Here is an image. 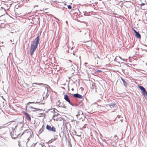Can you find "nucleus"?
I'll return each mask as SVG.
<instances>
[{
	"instance_id": "f257e3e1",
	"label": "nucleus",
	"mask_w": 147,
	"mask_h": 147,
	"mask_svg": "<svg viewBox=\"0 0 147 147\" xmlns=\"http://www.w3.org/2000/svg\"><path fill=\"white\" fill-rule=\"evenodd\" d=\"M40 40L39 36H38L31 44L30 48V54L32 55L36 50L38 44Z\"/></svg>"
},
{
	"instance_id": "f03ea898",
	"label": "nucleus",
	"mask_w": 147,
	"mask_h": 147,
	"mask_svg": "<svg viewBox=\"0 0 147 147\" xmlns=\"http://www.w3.org/2000/svg\"><path fill=\"white\" fill-rule=\"evenodd\" d=\"M10 123L8 125V127L10 129H11L12 131H14V130L17 127V123L15 121V120H13L9 122L8 123Z\"/></svg>"
},
{
	"instance_id": "7ed1b4c3",
	"label": "nucleus",
	"mask_w": 147,
	"mask_h": 147,
	"mask_svg": "<svg viewBox=\"0 0 147 147\" xmlns=\"http://www.w3.org/2000/svg\"><path fill=\"white\" fill-rule=\"evenodd\" d=\"M46 129L50 131L54 132L56 131L55 128L54 126L51 127L47 125L46 126Z\"/></svg>"
},
{
	"instance_id": "20e7f679",
	"label": "nucleus",
	"mask_w": 147,
	"mask_h": 147,
	"mask_svg": "<svg viewBox=\"0 0 147 147\" xmlns=\"http://www.w3.org/2000/svg\"><path fill=\"white\" fill-rule=\"evenodd\" d=\"M139 88L142 90L144 96H145L147 95V92L145 88L142 86H138Z\"/></svg>"
},
{
	"instance_id": "39448f33",
	"label": "nucleus",
	"mask_w": 147,
	"mask_h": 147,
	"mask_svg": "<svg viewBox=\"0 0 147 147\" xmlns=\"http://www.w3.org/2000/svg\"><path fill=\"white\" fill-rule=\"evenodd\" d=\"M23 113L25 115L27 120L29 122H30L31 121V118L29 114L25 112H23Z\"/></svg>"
},
{
	"instance_id": "423d86ee",
	"label": "nucleus",
	"mask_w": 147,
	"mask_h": 147,
	"mask_svg": "<svg viewBox=\"0 0 147 147\" xmlns=\"http://www.w3.org/2000/svg\"><path fill=\"white\" fill-rule=\"evenodd\" d=\"M29 108L31 110V111H36L40 110V109H38L37 108H34L31 106H29Z\"/></svg>"
},
{
	"instance_id": "0eeeda50",
	"label": "nucleus",
	"mask_w": 147,
	"mask_h": 147,
	"mask_svg": "<svg viewBox=\"0 0 147 147\" xmlns=\"http://www.w3.org/2000/svg\"><path fill=\"white\" fill-rule=\"evenodd\" d=\"M64 98L70 104L72 105L71 103V102L69 98V97L67 94H65L64 95Z\"/></svg>"
},
{
	"instance_id": "6e6552de",
	"label": "nucleus",
	"mask_w": 147,
	"mask_h": 147,
	"mask_svg": "<svg viewBox=\"0 0 147 147\" xmlns=\"http://www.w3.org/2000/svg\"><path fill=\"white\" fill-rule=\"evenodd\" d=\"M73 96L76 98H79L80 99L83 98V96L82 95L78 93L74 94Z\"/></svg>"
},
{
	"instance_id": "1a4fd4ad",
	"label": "nucleus",
	"mask_w": 147,
	"mask_h": 147,
	"mask_svg": "<svg viewBox=\"0 0 147 147\" xmlns=\"http://www.w3.org/2000/svg\"><path fill=\"white\" fill-rule=\"evenodd\" d=\"M83 115V113L81 111H79L78 112V113L77 115H76V116L79 119H80L81 116Z\"/></svg>"
},
{
	"instance_id": "9d476101",
	"label": "nucleus",
	"mask_w": 147,
	"mask_h": 147,
	"mask_svg": "<svg viewBox=\"0 0 147 147\" xmlns=\"http://www.w3.org/2000/svg\"><path fill=\"white\" fill-rule=\"evenodd\" d=\"M70 47V50L69 51V52H70V54H73V55H76V54L75 53H76V51H73V47H72L71 48V47Z\"/></svg>"
},
{
	"instance_id": "9b49d317",
	"label": "nucleus",
	"mask_w": 147,
	"mask_h": 147,
	"mask_svg": "<svg viewBox=\"0 0 147 147\" xmlns=\"http://www.w3.org/2000/svg\"><path fill=\"white\" fill-rule=\"evenodd\" d=\"M135 36L137 38L139 39H140L141 38V35L138 32H137L135 34Z\"/></svg>"
},
{
	"instance_id": "f8f14e48",
	"label": "nucleus",
	"mask_w": 147,
	"mask_h": 147,
	"mask_svg": "<svg viewBox=\"0 0 147 147\" xmlns=\"http://www.w3.org/2000/svg\"><path fill=\"white\" fill-rule=\"evenodd\" d=\"M37 85H38V84L36 83H33L32 84V87H33V88L32 89V90H33L35 88H38H38V86Z\"/></svg>"
},
{
	"instance_id": "ddd939ff",
	"label": "nucleus",
	"mask_w": 147,
	"mask_h": 147,
	"mask_svg": "<svg viewBox=\"0 0 147 147\" xmlns=\"http://www.w3.org/2000/svg\"><path fill=\"white\" fill-rule=\"evenodd\" d=\"M116 105V103L115 102H114L113 103H111L109 105H108L111 108L113 107H115V105Z\"/></svg>"
},
{
	"instance_id": "4468645a",
	"label": "nucleus",
	"mask_w": 147,
	"mask_h": 147,
	"mask_svg": "<svg viewBox=\"0 0 147 147\" xmlns=\"http://www.w3.org/2000/svg\"><path fill=\"white\" fill-rule=\"evenodd\" d=\"M91 85H92L91 89H94L96 88V86H95V83H94V82H92Z\"/></svg>"
},
{
	"instance_id": "2eb2a0df",
	"label": "nucleus",
	"mask_w": 147,
	"mask_h": 147,
	"mask_svg": "<svg viewBox=\"0 0 147 147\" xmlns=\"http://www.w3.org/2000/svg\"><path fill=\"white\" fill-rule=\"evenodd\" d=\"M79 17V16L78 15V14L77 13H75L74 14V18L75 19H76L77 18H78Z\"/></svg>"
},
{
	"instance_id": "dca6fc26",
	"label": "nucleus",
	"mask_w": 147,
	"mask_h": 147,
	"mask_svg": "<svg viewBox=\"0 0 147 147\" xmlns=\"http://www.w3.org/2000/svg\"><path fill=\"white\" fill-rule=\"evenodd\" d=\"M56 140V138H52L51 140H50L48 142L49 143H51L54 141H55Z\"/></svg>"
},
{
	"instance_id": "f3484780",
	"label": "nucleus",
	"mask_w": 147,
	"mask_h": 147,
	"mask_svg": "<svg viewBox=\"0 0 147 147\" xmlns=\"http://www.w3.org/2000/svg\"><path fill=\"white\" fill-rule=\"evenodd\" d=\"M61 104V102L59 100H58L56 102V105L58 107L61 106V105H60Z\"/></svg>"
},
{
	"instance_id": "a211bd4d",
	"label": "nucleus",
	"mask_w": 147,
	"mask_h": 147,
	"mask_svg": "<svg viewBox=\"0 0 147 147\" xmlns=\"http://www.w3.org/2000/svg\"><path fill=\"white\" fill-rule=\"evenodd\" d=\"M58 115H54L53 116V119L54 120H56V121H58L57 119L56 118V117H57V116Z\"/></svg>"
},
{
	"instance_id": "6ab92c4d",
	"label": "nucleus",
	"mask_w": 147,
	"mask_h": 147,
	"mask_svg": "<svg viewBox=\"0 0 147 147\" xmlns=\"http://www.w3.org/2000/svg\"><path fill=\"white\" fill-rule=\"evenodd\" d=\"M43 130H44L43 128L42 127L39 130V131H38V133L39 134H41V133H42V131H43Z\"/></svg>"
},
{
	"instance_id": "aec40b11",
	"label": "nucleus",
	"mask_w": 147,
	"mask_h": 147,
	"mask_svg": "<svg viewBox=\"0 0 147 147\" xmlns=\"http://www.w3.org/2000/svg\"><path fill=\"white\" fill-rule=\"evenodd\" d=\"M121 80L123 83L124 85L126 86V85L127 84V83L125 82V81L122 78H121Z\"/></svg>"
},
{
	"instance_id": "412c9836",
	"label": "nucleus",
	"mask_w": 147,
	"mask_h": 147,
	"mask_svg": "<svg viewBox=\"0 0 147 147\" xmlns=\"http://www.w3.org/2000/svg\"><path fill=\"white\" fill-rule=\"evenodd\" d=\"M67 7L69 9H71L72 8V7L71 5H69L67 6Z\"/></svg>"
},
{
	"instance_id": "4be33fe9",
	"label": "nucleus",
	"mask_w": 147,
	"mask_h": 147,
	"mask_svg": "<svg viewBox=\"0 0 147 147\" xmlns=\"http://www.w3.org/2000/svg\"><path fill=\"white\" fill-rule=\"evenodd\" d=\"M145 5V3H142L141 4V9H144V8H142V6H143V5Z\"/></svg>"
},
{
	"instance_id": "5701e85b",
	"label": "nucleus",
	"mask_w": 147,
	"mask_h": 147,
	"mask_svg": "<svg viewBox=\"0 0 147 147\" xmlns=\"http://www.w3.org/2000/svg\"><path fill=\"white\" fill-rule=\"evenodd\" d=\"M120 58L121 59H122V58L120 57L119 56H117L116 57V58Z\"/></svg>"
},
{
	"instance_id": "b1692460",
	"label": "nucleus",
	"mask_w": 147,
	"mask_h": 147,
	"mask_svg": "<svg viewBox=\"0 0 147 147\" xmlns=\"http://www.w3.org/2000/svg\"><path fill=\"white\" fill-rule=\"evenodd\" d=\"M133 30L134 32V33H135V34L136 33V32H138L134 29L133 28Z\"/></svg>"
},
{
	"instance_id": "393cba45",
	"label": "nucleus",
	"mask_w": 147,
	"mask_h": 147,
	"mask_svg": "<svg viewBox=\"0 0 147 147\" xmlns=\"http://www.w3.org/2000/svg\"><path fill=\"white\" fill-rule=\"evenodd\" d=\"M32 103H34V102H29L28 103V104H31Z\"/></svg>"
},
{
	"instance_id": "a878e982",
	"label": "nucleus",
	"mask_w": 147,
	"mask_h": 147,
	"mask_svg": "<svg viewBox=\"0 0 147 147\" xmlns=\"http://www.w3.org/2000/svg\"><path fill=\"white\" fill-rule=\"evenodd\" d=\"M101 72H102V71L100 70H98L97 71V72H98V73Z\"/></svg>"
},
{
	"instance_id": "bb28decb",
	"label": "nucleus",
	"mask_w": 147,
	"mask_h": 147,
	"mask_svg": "<svg viewBox=\"0 0 147 147\" xmlns=\"http://www.w3.org/2000/svg\"><path fill=\"white\" fill-rule=\"evenodd\" d=\"M129 1H130L129 0H128L127 1H126V2H129Z\"/></svg>"
},
{
	"instance_id": "cd10ccee",
	"label": "nucleus",
	"mask_w": 147,
	"mask_h": 147,
	"mask_svg": "<svg viewBox=\"0 0 147 147\" xmlns=\"http://www.w3.org/2000/svg\"><path fill=\"white\" fill-rule=\"evenodd\" d=\"M89 43H90V44L91 45V42H89Z\"/></svg>"
},
{
	"instance_id": "c85d7f7f",
	"label": "nucleus",
	"mask_w": 147,
	"mask_h": 147,
	"mask_svg": "<svg viewBox=\"0 0 147 147\" xmlns=\"http://www.w3.org/2000/svg\"><path fill=\"white\" fill-rule=\"evenodd\" d=\"M125 59H123V60H124V61H125Z\"/></svg>"
},
{
	"instance_id": "c756f323",
	"label": "nucleus",
	"mask_w": 147,
	"mask_h": 147,
	"mask_svg": "<svg viewBox=\"0 0 147 147\" xmlns=\"http://www.w3.org/2000/svg\"><path fill=\"white\" fill-rule=\"evenodd\" d=\"M3 9H4V11H5V12H6L5 9H4V8Z\"/></svg>"
},
{
	"instance_id": "7c9ffc66",
	"label": "nucleus",
	"mask_w": 147,
	"mask_h": 147,
	"mask_svg": "<svg viewBox=\"0 0 147 147\" xmlns=\"http://www.w3.org/2000/svg\"><path fill=\"white\" fill-rule=\"evenodd\" d=\"M72 45H73L74 44V42H72Z\"/></svg>"
},
{
	"instance_id": "2f4dec72",
	"label": "nucleus",
	"mask_w": 147,
	"mask_h": 147,
	"mask_svg": "<svg viewBox=\"0 0 147 147\" xmlns=\"http://www.w3.org/2000/svg\"><path fill=\"white\" fill-rule=\"evenodd\" d=\"M10 41H11V42H12V40H10Z\"/></svg>"
},
{
	"instance_id": "473e14b6",
	"label": "nucleus",
	"mask_w": 147,
	"mask_h": 147,
	"mask_svg": "<svg viewBox=\"0 0 147 147\" xmlns=\"http://www.w3.org/2000/svg\"><path fill=\"white\" fill-rule=\"evenodd\" d=\"M63 107L65 108V106H64V107Z\"/></svg>"
},
{
	"instance_id": "72a5a7b5",
	"label": "nucleus",
	"mask_w": 147,
	"mask_h": 147,
	"mask_svg": "<svg viewBox=\"0 0 147 147\" xmlns=\"http://www.w3.org/2000/svg\"><path fill=\"white\" fill-rule=\"evenodd\" d=\"M69 47V49H70V48H69V47Z\"/></svg>"
},
{
	"instance_id": "f704fd0d",
	"label": "nucleus",
	"mask_w": 147,
	"mask_h": 147,
	"mask_svg": "<svg viewBox=\"0 0 147 147\" xmlns=\"http://www.w3.org/2000/svg\"><path fill=\"white\" fill-rule=\"evenodd\" d=\"M2 43H3V42H2Z\"/></svg>"
}]
</instances>
